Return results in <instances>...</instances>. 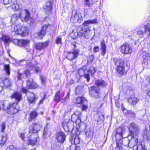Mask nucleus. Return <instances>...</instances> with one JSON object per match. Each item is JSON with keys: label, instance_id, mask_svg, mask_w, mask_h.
<instances>
[{"label": "nucleus", "instance_id": "nucleus-51", "mask_svg": "<svg viewBox=\"0 0 150 150\" xmlns=\"http://www.w3.org/2000/svg\"><path fill=\"white\" fill-rule=\"evenodd\" d=\"M85 72V70L82 68L78 70V73L80 76L84 75Z\"/></svg>", "mask_w": 150, "mask_h": 150}, {"label": "nucleus", "instance_id": "nucleus-19", "mask_svg": "<svg viewBox=\"0 0 150 150\" xmlns=\"http://www.w3.org/2000/svg\"><path fill=\"white\" fill-rule=\"evenodd\" d=\"M65 138V134L62 132L58 133L56 136V138L58 141L61 143H63L64 142Z\"/></svg>", "mask_w": 150, "mask_h": 150}, {"label": "nucleus", "instance_id": "nucleus-59", "mask_svg": "<svg viewBox=\"0 0 150 150\" xmlns=\"http://www.w3.org/2000/svg\"><path fill=\"white\" fill-rule=\"evenodd\" d=\"M12 0H3V3L4 4H9Z\"/></svg>", "mask_w": 150, "mask_h": 150}, {"label": "nucleus", "instance_id": "nucleus-16", "mask_svg": "<svg viewBox=\"0 0 150 150\" xmlns=\"http://www.w3.org/2000/svg\"><path fill=\"white\" fill-rule=\"evenodd\" d=\"M27 86L29 88L34 89L36 88L38 86L33 81L32 79H29L27 81Z\"/></svg>", "mask_w": 150, "mask_h": 150}, {"label": "nucleus", "instance_id": "nucleus-44", "mask_svg": "<svg viewBox=\"0 0 150 150\" xmlns=\"http://www.w3.org/2000/svg\"><path fill=\"white\" fill-rule=\"evenodd\" d=\"M20 138L23 141H26L27 138L25 137V133H18Z\"/></svg>", "mask_w": 150, "mask_h": 150}, {"label": "nucleus", "instance_id": "nucleus-49", "mask_svg": "<svg viewBox=\"0 0 150 150\" xmlns=\"http://www.w3.org/2000/svg\"><path fill=\"white\" fill-rule=\"evenodd\" d=\"M48 133V128L46 126H45L44 127V129L43 135L44 138H45L46 137Z\"/></svg>", "mask_w": 150, "mask_h": 150}, {"label": "nucleus", "instance_id": "nucleus-10", "mask_svg": "<svg viewBox=\"0 0 150 150\" xmlns=\"http://www.w3.org/2000/svg\"><path fill=\"white\" fill-rule=\"evenodd\" d=\"M124 131L123 128L122 127H119L117 129L115 137L116 140H117V141L122 140Z\"/></svg>", "mask_w": 150, "mask_h": 150}, {"label": "nucleus", "instance_id": "nucleus-6", "mask_svg": "<svg viewBox=\"0 0 150 150\" xmlns=\"http://www.w3.org/2000/svg\"><path fill=\"white\" fill-rule=\"evenodd\" d=\"M79 50L78 49H73L72 52H65L64 54L66 57L70 60H72L76 58L78 56Z\"/></svg>", "mask_w": 150, "mask_h": 150}, {"label": "nucleus", "instance_id": "nucleus-36", "mask_svg": "<svg viewBox=\"0 0 150 150\" xmlns=\"http://www.w3.org/2000/svg\"><path fill=\"white\" fill-rule=\"evenodd\" d=\"M3 84L6 87L10 86L11 85V81L8 79H6L3 82Z\"/></svg>", "mask_w": 150, "mask_h": 150}, {"label": "nucleus", "instance_id": "nucleus-54", "mask_svg": "<svg viewBox=\"0 0 150 150\" xmlns=\"http://www.w3.org/2000/svg\"><path fill=\"white\" fill-rule=\"evenodd\" d=\"M56 42L57 44H61L62 43V38L60 37H58L56 40Z\"/></svg>", "mask_w": 150, "mask_h": 150}, {"label": "nucleus", "instance_id": "nucleus-22", "mask_svg": "<svg viewBox=\"0 0 150 150\" xmlns=\"http://www.w3.org/2000/svg\"><path fill=\"white\" fill-rule=\"evenodd\" d=\"M95 84L98 86H100L101 87H105L107 85L106 82L102 79L96 80L95 81Z\"/></svg>", "mask_w": 150, "mask_h": 150}, {"label": "nucleus", "instance_id": "nucleus-4", "mask_svg": "<svg viewBox=\"0 0 150 150\" xmlns=\"http://www.w3.org/2000/svg\"><path fill=\"white\" fill-rule=\"evenodd\" d=\"M27 138L26 141L28 142L29 144L31 145H35L37 142L38 138L37 134L29 131L28 134L27 135Z\"/></svg>", "mask_w": 150, "mask_h": 150}, {"label": "nucleus", "instance_id": "nucleus-20", "mask_svg": "<svg viewBox=\"0 0 150 150\" xmlns=\"http://www.w3.org/2000/svg\"><path fill=\"white\" fill-rule=\"evenodd\" d=\"M48 26V25L47 24L42 27L41 30L38 33V35L40 38H42L45 35L46 29Z\"/></svg>", "mask_w": 150, "mask_h": 150}, {"label": "nucleus", "instance_id": "nucleus-28", "mask_svg": "<svg viewBox=\"0 0 150 150\" xmlns=\"http://www.w3.org/2000/svg\"><path fill=\"white\" fill-rule=\"evenodd\" d=\"M95 120L97 122L100 120L103 121L104 120V116L101 113H98L94 116Z\"/></svg>", "mask_w": 150, "mask_h": 150}, {"label": "nucleus", "instance_id": "nucleus-31", "mask_svg": "<svg viewBox=\"0 0 150 150\" xmlns=\"http://www.w3.org/2000/svg\"><path fill=\"white\" fill-rule=\"evenodd\" d=\"M38 115V114L35 111H33L31 112L29 115V120L31 121L32 120L36 117Z\"/></svg>", "mask_w": 150, "mask_h": 150}, {"label": "nucleus", "instance_id": "nucleus-27", "mask_svg": "<svg viewBox=\"0 0 150 150\" xmlns=\"http://www.w3.org/2000/svg\"><path fill=\"white\" fill-rule=\"evenodd\" d=\"M8 105V102L7 100L0 101V110L2 109L6 110L7 109V105Z\"/></svg>", "mask_w": 150, "mask_h": 150}, {"label": "nucleus", "instance_id": "nucleus-58", "mask_svg": "<svg viewBox=\"0 0 150 150\" xmlns=\"http://www.w3.org/2000/svg\"><path fill=\"white\" fill-rule=\"evenodd\" d=\"M81 113L80 111H76L74 113V114L75 115H76L78 116L79 117H80Z\"/></svg>", "mask_w": 150, "mask_h": 150}, {"label": "nucleus", "instance_id": "nucleus-42", "mask_svg": "<svg viewBox=\"0 0 150 150\" xmlns=\"http://www.w3.org/2000/svg\"><path fill=\"white\" fill-rule=\"evenodd\" d=\"M84 4L88 7L92 6L93 4V0H84Z\"/></svg>", "mask_w": 150, "mask_h": 150}, {"label": "nucleus", "instance_id": "nucleus-37", "mask_svg": "<svg viewBox=\"0 0 150 150\" xmlns=\"http://www.w3.org/2000/svg\"><path fill=\"white\" fill-rule=\"evenodd\" d=\"M76 103L80 104L81 105L84 103V101H86L85 98L82 97H78L76 99Z\"/></svg>", "mask_w": 150, "mask_h": 150}, {"label": "nucleus", "instance_id": "nucleus-56", "mask_svg": "<svg viewBox=\"0 0 150 150\" xmlns=\"http://www.w3.org/2000/svg\"><path fill=\"white\" fill-rule=\"evenodd\" d=\"M80 147L79 146H71L70 147V150H77V149H79Z\"/></svg>", "mask_w": 150, "mask_h": 150}, {"label": "nucleus", "instance_id": "nucleus-13", "mask_svg": "<svg viewBox=\"0 0 150 150\" xmlns=\"http://www.w3.org/2000/svg\"><path fill=\"white\" fill-rule=\"evenodd\" d=\"M91 88L92 90L90 92L91 96L96 98H99L100 91L98 87L96 88L94 86H93Z\"/></svg>", "mask_w": 150, "mask_h": 150}, {"label": "nucleus", "instance_id": "nucleus-21", "mask_svg": "<svg viewBox=\"0 0 150 150\" xmlns=\"http://www.w3.org/2000/svg\"><path fill=\"white\" fill-rule=\"evenodd\" d=\"M114 63L117 67L124 65V61L121 59L114 57L113 59Z\"/></svg>", "mask_w": 150, "mask_h": 150}, {"label": "nucleus", "instance_id": "nucleus-5", "mask_svg": "<svg viewBox=\"0 0 150 150\" xmlns=\"http://www.w3.org/2000/svg\"><path fill=\"white\" fill-rule=\"evenodd\" d=\"M8 112L11 115L16 113L18 111V106L16 103H9L7 105Z\"/></svg>", "mask_w": 150, "mask_h": 150}, {"label": "nucleus", "instance_id": "nucleus-40", "mask_svg": "<svg viewBox=\"0 0 150 150\" xmlns=\"http://www.w3.org/2000/svg\"><path fill=\"white\" fill-rule=\"evenodd\" d=\"M4 69L7 74L9 75L10 74V67L8 64H5L4 65Z\"/></svg>", "mask_w": 150, "mask_h": 150}, {"label": "nucleus", "instance_id": "nucleus-17", "mask_svg": "<svg viewBox=\"0 0 150 150\" xmlns=\"http://www.w3.org/2000/svg\"><path fill=\"white\" fill-rule=\"evenodd\" d=\"M63 125L64 129H67L68 130H66L67 132L72 131L74 127L73 124L70 122L67 123L66 125L64 123H63Z\"/></svg>", "mask_w": 150, "mask_h": 150}, {"label": "nucleus", "instance_id": "nucleus-3", "mask_svg": "<svg viewBox=\"0 0 150 150\" xmlns=\"http://www.w3.org/2000/svg\"><path fill=\"white\" fill-rule=\"evenodd\" d=\"M32 59V58L30 60H28L27 61V67L28 69V70H25L24 72L25 74L27 76L30 74V70H33L36 73H38L40 71V68L36 64H37L36 61L35 62V64H32L30 62V61Z\"/></svg>", "mask_w": 150, "mask_h": 150}, {"label": "nucleus", "instance_id": "nucleus-12", "mask_svg": "<svg viewBox=\"0 0 150 150\" xmlns=\"http://www.w3.org/2000/svg\"><path fill=\"white\" fill-rule=\"evenodd\" d=\"M81 16L80 14H77L75 12V13L73 12L72 16L70 18L71 21L74 23L79 22L80 18Z\"/></svg>", "mask_w": 150, "mask_h": 150}, {"label": "nucleus", "instance_id": "nucleus-57", "mask_svg": "<svg viewBox=\"0 0 150 150\" xmlns=\"http://www.w3.org/2000/svg\"><path fill=\"white\" fill-rule=\"evenodd\" d=\"M91 24L90 22V20H88L85 21L84 23H83V25L84 26H88V25Z\"/></svg>", "mask_w": 150, "mask_h": 150}, {"label": "nucleus", "instance_id": "nucleus-23", "mask_svg": "<svg viewBox=\"0 0 150 150\" xmlns=\"http://www.w3.org/2000/svg\"><path fill=\"white\" fill-rule=\"evenodd\" d=\"M100 49L102 51V54L104 56L106 53V45L104 40H102L101 42Z\"/></svg>", "mask_w": 150, "mask_h": 150}, {"label": "nucleus", "instance_id": "nucleus-47", "mask_svg": "<svg viewBox=\"0 0 150 150\" xmlns=\"http://www.w3.org/2000/svg\"><path fill=\"white\" fill-rule=\"evenodd\" d=\"M143 55L145 54V57L144 56L143 58L144 59V60L146 61H147L150 58L149 54L148 53H146L145 52H143Z\"/></svg>", "mask_w": 150, "mask_h": 150}, {"label": "nucleus", "instance_id": "nucleus-63", "mask_svg": "<svg viewBox=\"0 0 150 150\" xmlns=\"http://www.w3.org/2000/svg\"><path fill=\"white\" fill-rule=\"evenodd\" d=\"M91 24L96 23H98V21L96 19H94L93 20H90Z\"/></svg>", "mask_w": 150, "mask_h": 150}, {"label": "nucleus", "instance_id": "nucleus-14", "mask_svg": "<svg viewBox=\"0 0 150 150\" xmlns=\"http://www.w3.org/2000/svg\"><path fill=\"white\" fill-rule=\"evenodd\" d=\"M49 43L48 41L42 42H38L35 44L36 48L40 50H42L47 47Z\"/></svg>", "mask_w": 150, "mask_h": 150}, {"label": "nucleus", "instance_id": "nucleus-34", "mask_svg": "<svg viewBox=\"0 0 150 150\" xmlns=\"http://www.w3.org/2000/svg\"><path fill=\"white\" fill-rule=\"evenodd\" d=\"M19 18H20V14L19 15H18L17 14L15 13L11 16V22L12 23H14L16 22Z\"/></svg>", "mask_w": 150, "mask_h": 150}, {"label": "nucleus", "instance_id": "nucleus-64", "mask_svg": "<svg viewBox=\"0 0 150 150\" xmlns=\"http://www.w3.org/2000/svg\"><path fill=\"white\" fill-rule=\"evenodd\" d=\"M129 115L132 117H134L135 116V114L134 113L132 112H129Z\"/></svg>", "mask_w": 150, "mask_h": 150}, {"label": "nucleus", "instance_id": "nucleus-55", "mask_svg": "<svg viewBox=\"0 0 150 150\" xmlns=\"http://www.w3.org/2000/svg\"><path fill=\"white\" fill-rule=\"evenodd\" d=\"M1 132H3L5 129V124L4 123H2L1 125Z\"/></svg>", "mask_w": 150, "mask_h": 150}, {"label": "nucleus", "instance_id": "nucleus-9", "mask_svg": "<svg viewBox=\"0 0 150 150\" xmlns=\"http://www.w3.org/2000/svg\"><path fill=\"white\" fill-rule=\"evenodd\" d=\"M120 51L124 54H130L132 52V48L128 43H125L120 47Z\"/></svg>", "mask_w": 150, "mask_h": 150}, {"label": "nucleus", "instance_id": "nucleus-46", "mask_svg": "<svg viewBox=\"0 0 150 150\" xmlns=\"http://www.w3.org/2000/svg\"><path fill=\"white\" fill-rule=\"evenodd\" d=\"M95 72V69L94 67L91 68L88 71V73L90 75L93 74Z\"/></svg>", "mask_w": 150, "mask_h": 150}, {"label": "nucleus", "instance_id": "nucleus-11", "mask_svg": "<svg viewBox=\"0 0 150 150\" xmlns=\"http://www.w3.org/2000/svg\"><path fill=\"white\" fill-rule=\"evenodd\" d=\"M41 127V125L38 124L34 123L30 126L29 131H31L34 133H36L40 130Z\"/></svg>", "mask_w": 150, "mask_h": 150}, {"label": "nucleus", "instance_id": "nucleus-15", "mask_svg": "<svg viewBox=\"0 0 150 150\" xmlns=\"http://www.w3.org/2000/svg\"><path fill=\"white\" fill-rule=\"evenodd\" d=\"M52 3L50 1H48L45 3L44 6V8L45 10V12L47 14L51 11L52 8Z\"/></svg>", "mask_w": 150, "mask_h": 150}, {"label": "nucleus", "instance_id": "nucleus-35", "mask_svg": "<svg viewBox=\"0 0 150 150\" xmlns=\"http://www.w3.org/2000/svg\"><path fill=\"white\" fill-rule=\"evenodd\" d=\"M7 139V137L6 135H0V144L3 145L5 143Z\"/></svg>", "mask_w": 150, "mask_h": 150}, {"label": "nucleus", "instance_id": "nucleus-32", "mask_svg": "<svg viewBox=\"0 0 150 150\" xmlns=\"http://www.w3.org/2000/svg\"><path fill=\"white\" fill-rule=\"evenodd\" d=\"M116 140L117 146L115 149L116 150H120L122 149V144H124V141H122V140H120L119 141H117Z\"/></svg>", "mask_w": 150, "mask_h": 150}, {"label": "nucleus", "instance_id": "nucleus-48", "mask_svg": "<svg viewBox=\"0 0 150 150\" xmlns=\"http://www.w3.org/2000/svg\"><path fill=\"white\" fill-rule=\"evenodd\" d=\"M146 28V30L147 31V34L148 35H150V22H149L148 24L146 25H145Z\"/></svg>", "mask_w": 150, "mask_h": 150}, {"label": "nucleus", "instance_id": "nucleus-25", "mask_svg": "<svg viewBox=\"0 0 150 150\" xmlns=\"http://www.w3.org/2000/svg\"><path fill=\"white\" fill-rule=\"evenodd\" d=\"M146 28L145 26H144V27L143 26L140 27L139 30L137 32V34L141 35L145 34L147 36L149 35L147 34V31L146 30Z\"/></svg>", "mask_w": 150, "mask_h": 150}, {"label": "nucleus", "instance_id": "nucleus-30", "mask_svg": "<svg viewBox=\"0 0 150 150\" xmlns=\"http://www.w3.org/2000/svg\"><path fill=\"white\" fill-rule=\"evenodd\" d=\"M11 97L12 98H15L17 101V102H18L22 98V95L21 94H20L18 93L15 92L12 95Z\"/></svg>", "mask_w": 150, "mask_h": 150}, {"label": "nucleus", "instance_id": "nucleus-50", "mask_svg": "<svg viewBox=\"0 0 150 150\" xmlns=\"http://www.w3.org/2000/svg\"><path fill=\"white\" fill-rule=\"evenodd\" d=\"M1 38L5 42H8L10 40L9 37L8 36L6 35H3Z\"/></svg>", "mask_w": 150, "mask_h": 150}, {"label": "nucleus", "instance_id": "nucleus-38", "mask_svg": "<svg viewBox=\"0 0 150 150\" xmlns=\"http://www.w3.org/2000/svg\"><path fill=\"white\" fill-rule=\"evenodd\" d=\"M75 137H74V139L71 140V143H74L75 144H79L80 142V139L78 136H75Z\"/></svg>", "mask_w": 150, "mask_h": 150}, {"label": "nucleus", "instance_id": "nucleus-52", "mask_svg": "<svg viewBox=\"0 0 150 150\" xmlns=\"http://www.w3.org/2000/svg\"><path fill=\"white\" fill-rule=\"evenodd\" d=\"M6 150H17L16 148L13 145H11L8 147Z\"/></svg>", "mask_w": 150, "mask_h": 150}, {"label": "nucleus", "instance_id": "nucleus-39", "mask_svg": "<svg viewBox=\"0 0 150 150\" xmlns=\"http://www.w3.org/2000/svg\"><path fill=\"white\" fill-rule=\"evenodd\" d=\"M86 134L88 137L91 138L93 135V131L90 128H88L86 131Z\"/></svg>", "mask_w": 150, "mask_h": 150}, {"label": "nucleus", "instance_id": "nucleus-2", "mask_svg": "<svg viewBox=\"0 0 150 150\" xmlns=\"http://www.w3.org/2000/svg\"><path fill=\"white\" fill-rule=\"evenodd\" d=\"M11 30L12 31L15 32L16 34L21 35L22 37H24L28 34L26 28L20 24L16 25H12Z\"/></svg>", "mask_w": 150, "mask_h": 150}, {"label": "nucleus", "instance_id": "nucleus-24", "mask_svg": "<svg viewBox=\"0 0 150 150\" xmlns=\"http://www.w3.org/2000/svg\"><path fill=\"white\" fill-rule=\"evenodd\" d=\"M139 101L138 98L134 97V96H132L130 97L128 100V102L132 105H135Z\"/></svg>", "mask_w": 150, "mask_h": 150}, {"label": "nucleus", "instance_id": "nucleus-18", "mask_svg": "<svg viewBox=\"0 0 150 150\" xmlns=\"http://www.w3.org/2000/svg\"><path fill=\"white\" fill-rule=\"evenodd\" d=\"M27 99L29 103H35L36 99L35 94L31 92H28L27 93Z\"/></svg>", "mask_w": 150, "mask_h": 150}, {"label": "nucleus", "instance_id": "nucleus-43", "mask_svg": "<svg viewBox=\"0 0 150 150\" xmlns=\"http://www.w3.org/2000/svg\"><path fill=\"white\" fill-rule=\"evenodd\" d=\"M81 105H82L81 110L84 111H85L88 108L87 101H84V103H82Z\"/></svg>", "mask_w": 150, "mask_h": 150}, {"label": "nucleus", "instance_id": "nucleus-62", "mask_svg": "<svg viewBox=\"0 0 150 150\" xmlns=\"http://www.w3.org/2000/svg\"><path fill=\"white\" fill-rule=\"evenodd\" d=\"M21 91H22V92L26 93L27 94V93L29 92H27V90L26 88H24L23 87H22V88Z\"/></svg>", "mask_w": 150, "mask_h": 150}, {"label": "nucleus", "instance_id": "nucleus-7", "mask_svg": "<svg viewBox=\"0 0 150 150\" xmlns=\"http://www.w3.org/2000/svg\"><path fill=\"white\" fill-rule=\"evenodd\" d=\"M20 19L23 22H27L31 19L29 11L26 9L22 10L20 13Z\"/></svg>", "mask_w": 150, "mask_h": 150}, {"label": "nucleus", "instance_id": "nucleus-41", "mask_svg": "<svg viewBox=\"0 0 150 150\" xmlns=\"http://www.w3.org/2000/svg\"><path fill=\"white\" fill-rule=\"evenodd\" d=\"M60 93V91H58L56 93L55 97H54V100L58 102H59L61 100L60 97L59 96V94Z\"/></svg>", "mask_w": 150, "mask_h": 150}, {"label": "nucleus", "instance_id": "nucleus-29", "mask_svg": "<svg viewBox=\"0 0 150 150\" xmlns=\"http://www.w3.org/2000/svg\"><path fill=\"white\" fill-rule=\"evenodd\" d=\"M71 120L73 123L76 124H79L81 122V120L80 117L74 114L72 115Z\"/></svg>", "mask_w": 150, "mask_h": 150}, {"label": "nucleus", "instance_id": "nucleus-26", "mask_svg": "<svg viewBox=\"0 0 150 150\" xmlns=\"http://www.w3.org/2000/svg\"><path fill=\"white\" fill-rule=\"evenodd\" d=\"M134 150H146V148L145 145L139 142L136 146H134Z\"/></svg>", "mask_w": 150, "mask_h": 150}, {"label": "nucleus", "instance_id": "nucleus-60", "mask_svg": "<svg viewBox=\"0 0 150 150\" xmlns=\"http://www.w3.org/2000/svg\"><path fill=\"white\" fill-rule=\"evenodd\" d=\"M89 74H85L84 75V77L87 79V81L88 82L90 80V76Z\"/></svg>", "mask_w": 150, "mask_h": 150}, {"label": "nucleus", "instance_id": "nucleus-61", "mask_svg": "<svg viewBox=\"0 0 150 150\" xmlns=\"http://www.w3.org/2000/svg\"><path fill=\"white\" fill-rule=\"evenodd\" d=\"M99 50V47L98 46H95L93 49V51L95 52H98Z\"/></svg>", "mask_w": 150, "mask_h": 150}, {"label": "nucleus", "instance_id": "nucleus-33", "mask_svg": "<svg viewBox=\"0 0 150 150\" xmlns=\"http://www.w3.org/2000/svg\"><path fill=\"white\" fill-rule=\"evenodd\" d=\"M124 65H122L117 67V72L120 74H123L125 72V69Z\"/></svg>", "mask_w": 150, "mask_h": 150}, {"label": "nucleus", "instance_id": "nucleus-1", "mask_svg": "<svg viewBox=\"0 0 150 150\" xmlns=\"http://www.w3.org/2000/svg\"><path fill=\"white\" fill-rule=\"evenodd\" d=\"M129 129L130 132L128 136V137H131V139L129 140L128 138H126L124 141V145L127 146H128L130 148H133L134 150V148L135 146H136L137 144L139 143L138 142L137 138H134V134L137 135L140 132V129L138 126L134 123H132L130 124L129 127Z\"/></svg>", "mask_w": 150, "mask_h": 150}, {"label": "nucleus", "instance_id": "nucleus-53", "mask_svg": "<svg viewBox=\"0 0 150 150\" xmlns=\"http://www.w3.org/2000/svg\"><path fill=\"white\" fill-rule=\"evenodd\" d=\"M13 42L15 44L20 46V40L14 39L13 40Z\"/></svg>", "mask_w": 150, "mask_h": 150}, {"label": "nucleus", "instance_id": "nucleus-8", "mask_svg": "<svg viewBox=\"0 0 150 150\" xmlns=\"http://www.w3.org/2000/svg\"><path fill=\"white\" fill-rule=\"evenodd\" d=\"M30 41L29 40L21 39L20 40V46L25 48L27 52H29L32 54L34 52L33 50L29 48Z\"/></svg>", "mask_w": 150, "mask_h": 150}, {"label": "nucleus", "instance_id": "nucleus-45", "mask_svg": "<svg viewBox=\"0 0 150 150\" xmlns=\"http://www.w3.org/2000/svg\"><path fill=\"white\" fill-rule=\"evenodd\" d=\"M11 7L12 9L15 11H18L19 9V5L17 4H13L12 5Z\"/></svg>", "mask_w": 150, "mask_h": 150}]
</instances>
